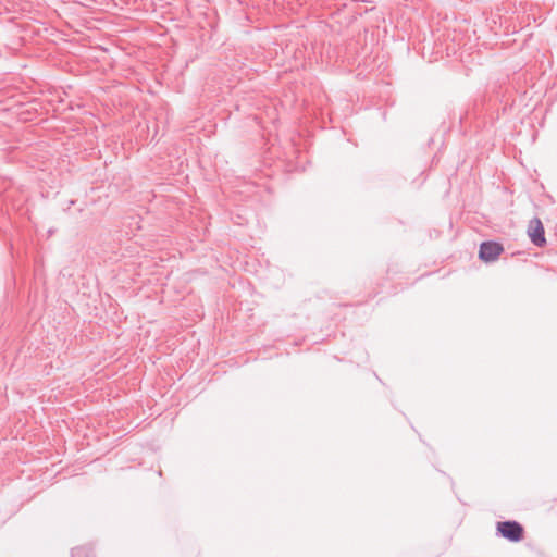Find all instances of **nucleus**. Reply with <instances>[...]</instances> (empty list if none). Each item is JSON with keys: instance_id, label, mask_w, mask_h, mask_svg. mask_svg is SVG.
I'll list each match as a JSON object with an SVG mask.
<instances>
[{"instance_id": "1", "label": "nucleus", "mask_w": 557, "mask_h": 557, "mask_svg": "<svg viewBox=\"0 0 557 557\" xmlns=\"http://www.w3.org/2000/svg\"><path fill=\"white\" fill-rule=\"evenodd\" d=\"M497 534L510 542H519L523 539V527L517 521H502L496 525Z\"/></svg>"}, {"instance_id": "4", "label": "nucleus", "mask_w": 557, "mask_h": 557, "mask_svg": "<svg viewBox=\"0 0 557 557\" xmlns=\"http://www.w3.org/2000/svg\"><path fill=\"white\" fill-rule=\"evenodd\" d=\"M85 550H87L86 547H83V546L75 547V548L72 549V556L73 557H79L83 554V552H85Z\"/></svg>"}, {"instance_id": "3", "label": "nucleus", "mask_w": 557, "mask_h": 557, "mask_svg": "<svg viewBox=\"0 0 557 557\" xmlns=\"http://www.w3.org/2000/svg\"><path fill=\"white\" fill-rule=\"evenodd\" d=\"M504 252L502 244L493 240L483 242L480 245L479 258L485 262H493Z\"/></svg>"}, {"instance_id": "2", "label": "nucleus", "mask_w": 557, "mask_h": 557, "mask_svg": "<svg viewBox=\"0 0 557 557\" xmlns=\"http://www.w3.org/2000/svg\"><path fill=\"white\" fill-rule=\"evenodd\" d=\"M527 232L534 246L542 248L546 245L545 230L539 218L535 216L530 220Z\"/></svg>"}]
</instances>
